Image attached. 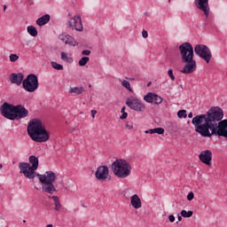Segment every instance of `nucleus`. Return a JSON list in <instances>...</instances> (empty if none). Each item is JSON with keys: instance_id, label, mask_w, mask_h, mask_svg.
Returning <instances> with one entry per match:
<instances>
[{"instance_id": "nucleus-41", "label": "nucleus", "mask_w": 227, "mask_h": 227, "mask_svg": "<svg viewBox=\"0 0 227 227\" xmlns=\"http://www.w3.org/2000/svg\"><path fill=\"white\" fill-rule=\"evenodd\" d=\"M192 116H193L192 112L189 113L188 118H192Z\"/></svg>"}, {"instance_id": "nucleus-11", "label": "nucleus", "mask_w": 227, "mask_h": 227, "mask_svg": "<svg viewBox=\"0 0 227 227\" xmlns=\"http://www.w3.org/2000/svg\"><path fill=\"white\" fill-rule=\"evenodd\" d=\"M95 176L98 182H109L111 180L109 168L107 166H99L96 170Z\"/></svg>"}, {"instance_id": "nucleus-45", "label": "nucleus", "mask_w": 227, "mask_h": 227, "mask_svg": "<svg viewBox=\"0 0 227 227\" xmlns=\"http://www.w3.org/2000/svg\"><path fill=\"white\" fill-rule=\"evenodd\" d=\"M6 8H7V6L4 5V12H6Z\"/></svg>"}, {"instance_id": "nucleus-43", "label": "nucleus", "mask_w": 227, "mask_h": 227, "mask_svg": "<svg viewBox=\"0 0 227 227\" xmlns=\"http://www.w3.org/2000/svg\"><path fill=\"white\" fill-rule=\"evenodd\" d=\"M177 219L178 221H182V215H178Z\"/></svg>"}, {"instance_id": "nucleus-26", "label": "nucleus", "mask_w": 227, "mask_h": 227, "mask_svg": "<svg viewBox=\"0 0 227 227\" xmlns=\"http://www.w3.org/2000/svg\"><path fill=\"white\" fill-rule=\"evenodd\" d=\"M27 31L30 36H38V30L36 29V27L35 26H28L27 27Z\"/></svg>"}, {"instance_id": "nucleus-35", "label": "nucleus", "mask_w": 227, "mask_h": 227, "mask_svg": "<svg viewBox=\"0 0 227 227\" xmlns=\"http://www.w3.org/2000/svg\"><path fill=\"white\" fill-rule=\"evenodd\" d=\"M187 200L188 201H192V200H194V192H189L187 195Z\"/></svg>"}, {"instance_id": "nucleus-39", "label": "nucleus", "mask_w": 227, "mask_h": 227, "mask_svg": "<svg viewBox=\"0 0 227 227\" xmlns=\"http://www.w3.org/2000/svg\"><path fill=\"white\" fill-rule=\"evenodd\" d=\"M168 221H169V223H173L175 221V215H168Z\"/></svg>"}, {"instance_id": "nucleus-30", "label": "nucleus", "mask_w": 227, "mask_h": 227, "mask_svg": "<svg viewBox=\"0 0 227 227\" xmlns=\"http://www.w3.org/2000/svg\"><path fill=\"white\" fill-rule=\"evenodd\" d=\"M121 86H123V88H126V90H129V91H133L132 88L130 87V82L129 81L123 80L121 82Z\"/></svg>"}, {"instance_id": "nucleus-18", "label": "nucleus", "mask_w": 227, "mask_h": 227, "mask_svg": "<svg viewBox=\"0 0 227 227\" xmlns=\"http://www.w3.org/2000/svg\"><path fill=\"white\" fill-rule=\"evenodd\" d=\"M9 79L12 84H17V86H20V84H22V81H24V74L22 73H12L10 74Z\"/></svg>"}, {"instance_id": "nucleus-2", "label": "nucleus", "mask_w": 227, "mask_h": 227, "mask_svg": "<svg viewBox=\"0 0 227 227\" xmlns=\"http://www.w3.org/2000/svg\"><path fill=\"white\" fill-rule=\"evenodd\" d=\"M27 130L31 140L35 143H46L51 137V134L45 129V124L40 119L30 120Z\"/></svg>"}, {"instance_id": "nucleus-37", "label": "nucleus", "mask_w": 227, "mask_h": 227, "mask_svg": "<svg viewBox=\"0 0 227 227\" xmlns=\"http://www.w3.org/2000/svg\"><path fill=\"white\" fill-rule=\"evenodd\" d=\"M127 116H129V114H127V112H124L121 117L120 120H126Z\"/></svg>"}, {"instance_id": "nucleus-13", "label": "nucleus", "mask_w": 227, "mask_h": 227, "mask_svg": "<svg viewBox=\"0 0 227 227\" xmlns=\"http://www.w3.org/2000/svg\"><path fill=\"white\" fill-rule=\"evenodd\" d=\"M194 4L198 10L203 12L206 19L210 17V4H208V0H195Z\"/></svg>"}, {"instance_id": "nucleus-49", "label": "nucleus", "mask_w": 227, "mask_h": 227, "mask_svg": "<svg viewBox=\"0 0 227 227\" xmlns=\"http://www.w3.org/2000/svg\"><path fill=\"white\" fill-rule=\"evenodd\" d=\"M150 85V82L148 83V86Z\"/></svg>"}, {"instance_id": "nucleus-12", "label": "nucleus", "mask_w": 227, "mask_h": 227, "mask_svg": "<svg viewBox=\"0 0 227 227\" xmlns=\"http://www.w3.org/2000/svg\"><path fill=\"white\" fill-rule=\"evenodd\" d=\"M15 107L16 106H13L12 104H8L6 102L4 103L0 106L2 116H4V118H7V120H13V114H15Z\"/></svg>"}, {"instance_id": "nucleus-44", "label": "nucleus", "mask_w": 227, "mask_h": 227, "mask_svg": "<svg viewBox=\"0 0 227 227\" xmlns=\"http://www.w3.org/2000/svg\"><path fill=\"white\" fill-rule=\"evenodd\" d=\"M53 225L52 224H47L46 227H52Z\"/></svg>"}, {"instance_id": "nucleus-3", "label": "nucleus", "mask_w": 227, "mask_h": 227, "mask_svg": "<svg viewBox=\"0 0 227 227\" xmlns=\"http://www.w3.org/2000/svg\"><path fill=\"white\" fill-rule=\"evenodd\" d=\"M179 52L181 54V59L185 63L184 67L181 70V74H192L196 72L197 64L194 60V48L191 43H183L179 46Z\"/></svg>"}, {"instance_id": "nucleus-8", "label": "nucleus", "mask_w": 227, "mask_h": 227, "mask_svg": "<svg viewBox=\"0 0 227 227\" xmlns=\"http://www.w3.org/2000/svg\"><path fill=\"white\" fill-rule=\"evenodd\" d=\"M19 169L20 175H24L25 178H27L28 180H33L38 176V174H36L35 168H33L31 164L28 162H20L19 164Z\"/></svg>"}, {"instance_id": "nucleus-38", "label": "nucleus", "mask_w": 227, "mask_h": 227, "mask_svg": "<svg viewBox=\"0 0 227 227\" xmlns=\"http://www.w3.org/2000/svg\"><path fill=\"white\" fill-rule=\"evenodd\" d=\"M142 36H143V38H148V31L143 30L142 31Z\"/></svg>"}, {"instance_id": "nucleus-32", "label": "nucleus", "mask_w": 227, "mask_h": 227, "mask_svg": "<svg viewBox=\"0 0 227 227\" xmlns=\"http://www.w3.org/2000/svg\"><path fill=\"white\" fill-rule=\"evenodd\" d=\"M178 118H187V111L186 110H180L177 112Z\"/></svg>"}, {"instance_id": "nucleus-28", "label": "nucleus", "mask_w": 227, "mask_h": 227, "mask_svg": "<svg viewBox=\"0 0 227 227\" xmlns=\"http://www.w3.org/2000/svg\"><path fill=\"white\" fill-rule=\"evenodd\" d=\"M192 214H194V212H192V211H187V210H185V209H183L182 211H181V215H182V217H192Z\"/></svg>"}, {"instance_id": "nucleus-4", "label": "nucleus", "mask_w": 227, "mask_h": 227, "mask_svg": "<svg viewBox=\"0 0 227 227\" xmlns=\"http://www.w3.org/2000/svg\"><path fill=\"white\" fill-rule=\"evenodd\" d=\"M37 178L39 182L43 184V192H46L47 194H54V192H58V189L54 185V182H56V173L52 171H46L44 174H37Z\"/></svg>"}, {"instance_id": "nucleus-21", "label": "nucleus", "mask_w": 227, "mask_h": 227, "mask_svg": "<svg viewBox=\"0 0 227 227\" xmlns=\"http://www.w3.org/2000/svg\"><path fill=\"white\" fill-rule=\"evenodd\" d=\"M49 20H51V15L45 14L36 20V24L37 26H45V24H47Z\"/></svg>"}, {"instance_id": "nucleus-29", "label": "nucleus", "mask_w": 227, "mask_h": 227, "mask_svg": "<svg viewBox=\"0 0 227 227\" xmlns=\"http://www.w3.org/2000/svg\"><path fill=\"white\" fill-rule=\"evenodd\" d=\"M51 65L55 70H63V65L58 64V62L51 61Z\"/></svg>"}, {"instance_id": "nucleus-5", "label": "nucleus", "mask_w": 227, "mask_h": 227, "mask_svg": "<svg viewBox=\"0 0 227 227\" xmlns=\"http://www.w3.org/2000/svg\"><path fill=\"white\" fill-rule=\"evenodd\" d=\"M112 171L117 178H129L132 173V166L126 160L119 159L113 162Z\"/></svg>"}, {"instance_id": "nucleus-46", "label": "nucleus", "mask_w": 227, "mask_h": 227, "mask_svg": "<svg viewBox=\"0 0 227 227\" xmlns=\"http://www.w3.org/2000/svg\"><path fill=\"white\" fill-rule=\"evenodd\" d=\"M0 169H3V164H0Z\"/></svg>"}, {"instance_id": "nucleus-25", "label": "nucleus", "mask_w": 227, "mask_h": 227, "mask_svg": "<svg viewBox=\"0 0 227 227\" xmlns=\"http://www.w3.org/2000/svg\"><path fill=\"white\" fill-rule=\"evenodd\" d=\"M60 56H61L62 61H65L66 63H74V59H72L70 54H68L65 51H62Z\"/></svg>"}, {"instance_id": "nucleus-27", "label": "nucleus", "mask_w": 227, "mask_h": 227, "mask_svg": "<svg viewBox=\"0 0 227 227\" xmlns=\"http://www.w3.org/2000/svg\"><path fill=\"white\" fill-rule=\"evenodd\" d=\"M90 61V58L89 57H82L79 61H78V65H80V67H85V65Z\"/></svg>"}, {"instance_id": "nucleus-24", "label": "nucleus", "mask_w": 227, "mask_h": 227, "mask_svg": "<svg viewBox=\"0 0 227 227\" xmlns=\"http://www.w3.org/2000/svg\"><path fill=\"white\" fill-rule=\"evenodd\" d=\"M145 134H159L160 136L164 134V129L163 128H154L151 129H147L145 131Z\"/></svg>"}, {"instance_id": "nucleus-1", "label": "nucleus", "mask_w": 227, "mask_h": 227, "mask_svg": "<svg viewBox=\"0 0 227 227\" xmlns=\"http://www.w3.org/2000/svg\"><path fill=\"white\" fill-rule=\"evenodd\" d=\"M224 113L219 106L211 107L207 114L196 115L192 123L195 132L202 137L222 136L227 138V120H223Z\"/></svg>"}, {"instance_id": "nucleus-31", "label": "nucleus", "mask_w": 227, "mask_h": 227, "mask_svg": "<svg viewBox=\"0 0 227 227\" xmlns=\"http://www.w3.org/2000/svg\"><path fill=\"white\" fill-rule=\"evenodd\" d=\"M9 59L11 63H15V61H19V55L15 53H11L9 56Z\"/></svg>"}, {"instance_id": "nucleus-34", "label": "nucleus", "mask_w": 227, "mask_h": 227, "mask_svg": "<svg viewBox=\"0 0 227 227\" xmlns=\"http://www.w3.org/2000/svg\"><path fill=\"white\" fill-rule=\"evenodd\" d=\"M168 75L170 77L171 81H175L176 77L175 74H173V69H168Z\"/></svg>"}, {"instance_id": "nucleus-33", "label": "nucleus", "mask_w": 227, "mask_h": 227, "mask_svg": "<svg viewBox=\"0 0 227 227\" xmlns=\"http://www.w3.org/2000/svg\"><path fill=\"white\" fill-rule=\"evenodd\" d=\"M126 130H132L134 129V124L132 122H127L125 125Z\"/></svg>"}, {"instance_id": "nucleus-14", "label": "nucleus", "mask_w": 227, "mask_h": 227, "mask_svg": "<svg viewBox=\"0 0 227 227\" xmlns=\"http://www.w3.org/2000/svg\"><path fill=\"white\" fill-rule=\"evenodd\" d=\"M28 114L29 111L24 106L18 105L15 106L12 120H22V118H26Z\"/></svg>"}, {"instance_id": "nucleus-7", "label": "nucleus", "mask_w": 227, "mask_h": 227, "mask_svg": "<svg viewBox=\"0 0 227 227\" xmlns=\"http://www.w3.org/2000/svg\"><path fill=\"white\" fill-rule=\"evenodd\" d=\"M194 52L199 58L204 59L206 63H210L212 60V51L205 44H197L194 48Z\"/></svg>"}, {"instance_id": "nucleus-9", "label": "nucleus", "mask_w": 227, "mask_h": 227, "mask_svg": "<svg viewBox=\"0 0 227 227\" xmlns=\"http://www.w3.org/2000/svg\"><path fill=\"white\" fill-rule=\"evenodd\" d=\"M67 27L72 31H79L82 33L83 27H82V20L81 19V15L76 14L72 18H69L67 20Z\"/></svg>"}, {"instance_id": "nucleus-19", "label": "nucleus", "mask_w": 227, "mask_h": 227, "mask_svg": "<svg viewBox=\"0 0 227 227\" xmlns=\"http://www.w3.org/2000/svg\"><path fill=\"white\" fill-rule=\"evenodd\" d=\"M130 203L133 208H136L137 210L143 207V203L141 202V198H139V195L137 194H134L131 196Z\"/></svg>"}, {"instance_id": "nucleus-42", "label": "nucleus", "mask_w": 227, "mask_h": 227, "mask_svg": "<svg viewBox=\"0 0 227 227\" xmlns=\"http://www.w3.org/2000/svg\"><path fill=\"white\" fill-rule=\"evenodd\" d=\"M121 114L126 113V112H125V106H123V107L121 108Z\"/></svg>"}, {"instance_id": "nucleus-47", "label": "nucleus", "mask_w": 227, "mask_h": 227, "mask_svg": "<svg viewBox=\"0 0 227 227\" xmlns=\"http://www.w3.org/2000/svg\"><path fill=\"white\" fill-rule=\"evenodd\" d=\"M168 3H171V0H168Z\"/></svg>"}, {"instance_id": "nucleus-48", "label": "nucleus", "mask_w": 227, "mask_h": 227, "mask_svg": "<svg viewBox=\"0 0 227 227\" xmlns=\"http://www.w3.org/2000/svg\"><path fill=\"white\" fill-rule=\"evenodd\" d=\"M23 223H26V220H24Z\"/></svg>"}, {"instance_id": "nucleus-40", "label": "nucleus", "mask_w": 227, "mask_h": 227, "mask_svg": "<svg viewBox=\"0 0 227 227\" xmlns=\"http://www.w3.org/2000/svg\"><path fill=\"white\" fill-rule=\"evenodd\" d=\"M90 113H91L92 118L95 119V114H97V110H91Z\"/></svg>"}, {"instance_id": "nucleus-6", "label": "nucleus", "mask_w": 227, "mask_h": 227, "mask_svg": "<svg viewBox=\"0 0 227 227\" xmlns=\"http://www.w3.org/2000/svg\"><path fill=\"white\" fill-rule=\"evenodd\" d=\"M38 76L35 74H30L23 81V89L28 93H35L38 88Z\"/></svg>"}, {"instance_id": "nucleus-22", "label": "nucleus", "mask_w": 227, "mask_h": 227, "mask_svg": "<svg viewBox=\"0 0 227 227\" xmlns=\"http://www.w3.org/2000/svg\"><path fill=\"white\" fill-rule=\"evenodd\" d=\"M28 160H29V164H31L30 165L31 168H33L36 171V169H38V164H39L38 158L35 155H31L29 156Z\"/></svg>"}, {"instance_id": "nucleus-16", "label": "nucleus", "mask_w": 227, "mask_h": 227, "mask_svg": "<svg viewBox=\"0 0 227 227\" xmlns=\"http://www.w3.org/2000/svg\"><path fill=\"white\" fill-rule=\"evenodd\" d=\"M199 159L202 164H206V166H212V151H202L199 155Z\"/></svg>"}, {"instance_id": "nucleus-36", "label": "nucleus", "mask_w": 227, "mask_h": 227, "mask_svg": "<svg viewBox=\"0 0 227 227\" xmlns=\"http://www.w3.org/2000/svg\"><path fill=\"white\" fill-rule=\"evenodd\" d=\"M82 56H90L91 54V51L89 50H84L82 51Z\"/></svg>"}, {"instance_id": "nucleus-20", "label": "nucleus", "mask_w": 227, "mask_h": 227, "mask_svg": "<svg viewBox=\"0 0 227 227\" xmlns=\"http://www.w3.org/2000/svg\"><path fill=\"white\" fill-rule=\"evenodd\" d=\"M48 200H52V201L55 205L54 210H56L57 212H59V210H61V202H59V197L48 196Z\"/></svg>"}, {"instance_id": "nucleus-15", "label": "nucleus", "mask_w": 227, "mask_h": 227, "mask_svg": "<svg viewBox=\"0 0 227 227\" xmlns=\"http://www.w3.org/2000/svg\"><path fill=\"white\" fill-rule=\"evenodd\" d=\"M144 100L148 104H155L156 106H159L160 104H162L163 98L155 93L148 92L144 97Z\"/></svg>"}, {"instance_id": "nucleus-23", "label": "nucleus", "mask_w": 227, "mask_h": 227, "mask_svg": "<svg viewBox=\"0 0 227 227\" xmlns=\"http://www.w3.org/2000/svg\"><path fill=\"white\" fill-rule=\"evenodd\" d=\"M86 90L84 87H70L69 93H74V95H82Z\"/></svg>"}, {"instance_id": "nucleus-17", "label": "nucleus", "mask_w": 227, "mask_h": 227, "mask_svg": "<svg viewBox=\"0 0 227 227\" xmlns=\"http://www.w3.org/2000/svg\"><path fill=\"white\" fill-rule=\"evenodd\" d=\"M59 39L61 42H64L66 45H71V47H77L79 45V43L70 35L62 34L59 35Z\"/></svg>"}, {"instance_id": "nucleus-10", "label": "nucleus", "mask_w": 227, "mask_h": 227, "mask_svg": "<svg viewBox=\"0 0 227 227\" xmlns=\"http://www.w3.org/2000/svg\"><path fill=\"white\" fill-rule=\"evenodd\" d=\"M126 106L137 113H143V111L146 109V105L141 102V100L137 98H128L126 101Z\"/></svg>"}]
</instances>
